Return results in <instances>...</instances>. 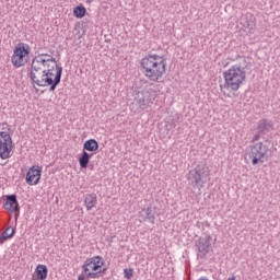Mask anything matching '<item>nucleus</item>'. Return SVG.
Masks as SVG:
<instances>
[{"label":"nucleus","instance_id":"12","mask_svg":"<svg viewBox=\"0 0 280 280\" xmlns=\"http://www.w3.org/2000/svg\"><path fill=\"white\" fill-rule=\"evenodd\" d=\"M43 174V167L32 166L28 168L26 174V184L27 185H38L40 183V176Z\"/></svg>","mask_w":280,"mask_h":280},{"label":"nucleus","instance_id":"17","mask_svg":"<svg viewBox=\"0 0 280 280\" xmlns=\"http://www.w3.org/2000/svg\"><path fill=\"white\" fill-rule=\"evenodd\" d=\"M14 233H16L14 228L12 226L7 228L5 231H3L0 234V244H4L5 242H8V240H12V237H14Z\"/></svg>","mask_w":280,"mask_h":280},{"label":"nucleus","instance_id":"9","mask_svg":"<svg viewBox=\"0 0 280 280\" xmlns=\"http://www.w3.org/2000/svg\"><path fill=\"white\" fill-rule=\"evenodd\" d=\"M188 180L192 187H203L209 178V171L202 164H198L194 170L188 173Z\"/></svg>","mask_w":280,"mask_h":280},{"label":"nucleus","instance_id":"13","mask_svg":"<svg viewBox=\"0 0 280 280\" xmlns=\"http://www.w3.org/2000/svg\"><path fill=\"white\" fill-rule=\"evenodd\" d=\"M140 222H151L154 224L156 220V208L149 206L139 212Z\"/></svg>","mask_w":280,"mask_h":280},{"label":"nucleus","instance_id":"22","mask_svg":"<svg viewBox=\"0 0 280 280\" xmlns=\"http://www.w3.org/2000/svg\"><path fill=\"white\" fill-rule=\"evenodd\" d=\"M244 30H249V34H255V24H242Z\"/></svg>","mask_w":280,"mask_h":280},{"label":"nucleus","instance_id":"7","mask_svg":"<svg viewBox=\"0 0 280 280\" xmlns=\"http://www.w3.org/2000/svg\"><path fill=\"white\" fill-rule=\"evenodd\" d=\"M27 60H30V45L19 43L13 50L11 62L15 69H20V67L27 65Z\"/></svg>","mask_w":280,"mask_h":280},{"label":"nucleus","instance_id":"21","mask_svg":"<svg viewBox=\"0 0 280 280\" xmlns=\"http://www.w3.org/2000/svg\"><path fill=\"white\" fill-rule=\"evenodd\" d=\"M125 279H132L135 275V270L132 268H126L124 269Z\"/></svg>","mask_w":280,"mask_h":280},{"label":"nucleus","instance_id":"16","mask_svg":"<svg viewBox=\"0 0 280 280\" xmlns=\"http://www.w3.org/2000/svg\"><path fill=\"white\" fill-rule=\"evenodd\" d=\"M84 205L88 211H91L95 205H97V195L95 192L89 194L85 196Z\"/></svg>","mask_w":280,"mask_h":280},{"label":"nucleus","instance_id":"3","mask_svg":"<svg viewBox=\"0 0 280 280\" xmlns=\"http://www.w3.org/2000/svg\"><path fill=\"white\" fill-rule=\"evenodd\" d=\"M224 84L226 91H240V88L246 82V68L234 65L223 72Z\"/></svg>","mask_w":280,"mask_h":280},{"label":"nucleus","instance_id":"1","mask_svg":"<svg viewBox=\"0 0 280 280\" xmlns=\"http://www.w3.org/2000/svg\"><path fill=\"white\" fill-rule=\"evenodd\" d=\"M28 78L36 86H49L50 93H54L62 80V66L54 56L39 54L32 60Z\"/></svg>","mask_w":280,"mask_h":280},{"label":"nucleus","instance_id":"19","mask_svg":"<svg viewBox=\"0 0 280 280\" xmlns=\"http://www.w3.org/2000/svg\"><path fill=\"white\" fill-rule=\"evenodd\" d=\"M90 161H91V155L89 154V152L83 151L82 155L79 159L80 167H82L83 170H86V167H89Z\"/></svg>","mask_w":280,"mask_h":280},{"label":"nucleus","instance_id":"23","mask_svg":"<svg viewBox=\"0 0 280 280\" xmlns=\"http://www.w3.org/2000/svg\"><path fill=\"white\" fill-rule=\"evenodd\" d=\"M201 226H202V233L205 235V233H209L207 229H211V223H209V221H203L201 222Z\"/></svg>","mask_w":280,"mask_h":280},{"label":"nucleus","instance_id":"4","mask_svg":"<svg viewBox=\"0 0 280 280\" xmlns=\"http://www.w3.org/2000/svg\"><path fill=\"white\" fill-rule=\"evenodd\" d=\"M104 264H106V261H104V258H102V256H93L86 258L82 266L86 279H100L104 277L107 270L106 268L102 269V266H104Z\"/></svg>","mask_w":280,"mask_h":280},{"label":"nucleus","instance_id":"18","mask_svg":"<svg viewBox=\"0 0 280 280\" xmlns=\"http://www.w3.org/2000/svg\"><path fill=\"white\" fill-rule=\"evenodd\" d=\"M100 148V144L97 143V140L95 139H90L86 140L83 144V151L88 152H97Z\"/></svg>","mask_w":280,"mask_h":280},{"label":"nucleus","instance_id":"2","mask_svg":"<svg viewBox=\"0 0 280 280\" xmlns=\"http://www.w3.org/2000/svg\"><path fill=\"white\" fill-rule=\"evenodd\" d=\"M141 71L150 82H161L167 69L165 57L160 55H149L141 59Z\"/></svg>","mask_w":280,"mask_h":280},{"label":"nucleus","instance_id":"5","mask_svg":"<svg viewBox=\"0 0 280 280\" xmlns=\"http://www.w3.org/2000/svg\"><path fill=\"white\" fill-rule=\"evenodd\" d=\"M2 130L0 131V159L5 161L12 156V136H10L11 127L8 122H2Z\"/></svg>","mask_w":280,"mask_h":280},{"label":"nucleus","instance_id":"8","mask_svg":"<svg viewBox=\"0 0 280 280\" xmlns=\"http://www.w3.org/2000/svg\"><path fill=\"white\" fill-rule=\"evenodd\" d=\"M268 154V145L262 142L249 145L246 150V158L252 161V165L264 164V158Z\"/></svg>","mask_w":280,"mask_h":280},{"label":"nucleus","instance_id":"27","mask_svg":"<svg viewBox=\"0 0 280 280\" xmlns=\"http://www.w3.org/2000/svg\"><path fill=\"white\" fill-rule=\"evenodd\" d=\"M86 3H93V0H86Z\"/></svg>","mask_w":280,"mask_h":280},{"label":"nucleus","instance_id":"25","mask_svg":"<svg viewBox=\"0 0 280 280\" xmlns=\"http://www.w3.org/2000/svg\"><path fill=\"white\" fill-rule=\"evenodd\" d=\"M85 275L83 273V275H80L79 277H78V280H85L86 279V277H84Z\"/></svg>","mask_w":280,"mask_h":280},{"label":"nucleus","instance_id":"26","mask_svg":"<svg viewBox=\"0 0 280 280\" xmlns=\"http://www.w3.org/2000/svg\"><path fill=\"white\" fill-rule=\"evenodd\" d=\"M228 280H235V276L228 278Z\"/></svg>","mask_w":280,"mask_h":280},{"label":"nucleus","instance_id":"20","mask_svg":"<svg viewBox=\"0 0 280 280\" xmlns=\"http://www.w3.org/2000/svg\"><path fill=\"white\" fill-rule=\"evenodd\" d=\"M73 14L77 19H83V16L86 14V8L83 5H78L73 9Z\"/></svg>","mask_w":280,"mask_h":280},{"label":"nucleus","instance_id":"10","mask_svg":"<svg viewBox=\"0 0 280 280\" xmlns=\"http://www.w3.org/2000/svg\"><path fill=\"white\" fill-rule=\"evenodd\" d=\"M205 237H200L197 242H196V247L198 248V257H200L201 259H205V257H207V255H209V252L211 250V234H209V232H205L203 233Z\"/></svg>","mask_w":280,"mask_h":280},{"label":"nucleus","instance_id":"24","mask_svg":"<svg viewBox=\"0 0 280 280\" xmlns=\"http://www.w3.org/2000/svg\"><path fill=\"white\" fill-rule=\"evenodd\" d=\"M261 135H262V133L258 131V132L254 136V138H253V140H252L253 143H255V141H259V139H261Z\"/></svg>","mask_w":280,"mask_h":280},{"label":"nucleus","instance_id":"6","mask_svg":"<svg viewBox=\"0 0 280 280\" xmlns=\"http://www.w3.org/2000/svg\"><path fill=\"white\" fill-rule=\"evenodd\" d=\"M159 96V92L152 88H144L143 90L136 93L135 102L141 110L150 108L154 104V100Z\"/></svg>","mask_w":280,"mask_h":280},{"label":"nucleus","instance_id":"11","mask_svg":"<svg viewBox=\"0 0 280 280\" xmlns=\"http://www.w3.org/2000/svg\"><path fill=\"white\" fill-rule=\"evenodd\" d=\"M4 209L10 211V213H15V222L19 220V215H21V207L19 206V200L16 199V195L7 196V200L4 202Z\"/></svg>","mask_w":280,"mask_h":280},{"label":"nucleus","instance_id":"14","mask_svg":"<svg viewBox=\"0 0 280 280\" xmlns=\"http://www.w3.org/2000/svg\"><path fill=\"white\" fill-rule=\"evenodd\" d=\"M49 270L46 265H37L35 271L32 275V280H45L47 279Z\"/></svg>","mask_w":280,"mask_h":280},{"label":"nucleus","instance_id":"15","mask_svg":"<svg viewBox=\"0 0 280 280\" xmlns=\"http://www.w3.org/2000/svg\"><path fill=\"white\" fill-rule=\"evenodd\" d=\"M273 124L272 120L269 119H260L258 121L257 129L262 135H266V132H270V128H272Z\"/></svg>","mask_w":280,"mask_h":280}]
</instances>
